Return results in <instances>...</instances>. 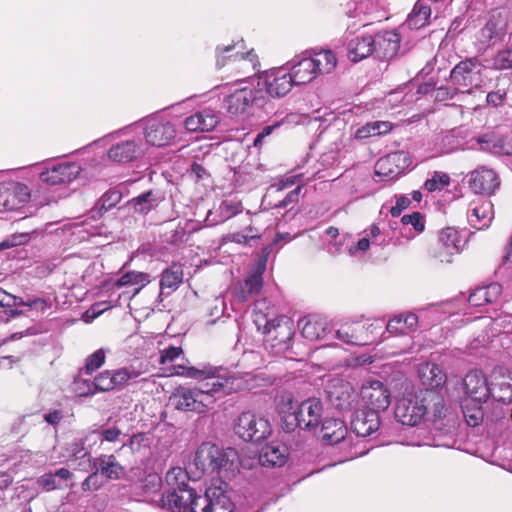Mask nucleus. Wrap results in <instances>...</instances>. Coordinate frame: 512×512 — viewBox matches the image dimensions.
Returning <instances> with one entry per match:
<instances>
[{"label": "nucleus", "mask_w": 512, "mask_h": 512, "mask_svg": "<svg viewBox=\"0 0 512 512\" xmlns=\"http://www.w3.org/2000/svg\"><path fill=\"white\" fill-rule=\"evenodd\" d=\"M251 105L262 107L264 105L263 91L256 88H240L224 99L225 109L233 115L244 113Z\"/></svg>", "instance_id": "obj_11"}, {"label": "nucleus", "mask_w": 512, "mask_h": 512, "mask_svg": "<svg viewBox=\"0 0 512 512\" xmlns=\"http://www.w3.org/2000/svg\"><path fill=\"white\" fill-rule=\"evenodd\" d=\"M491 378L489 397L502 404L512 402V374L504 368H497Z\"/></svg>", "instance_id": "obj_18"}, {"label": "nucleus", "mask_w": 512, "mask_h": 512, "mask_svg": "<svg viewBox=\"0 0 512 512\" xmlns=\"http://www.w3.org/2000/svg\"><path fill=\"white\" fill-rule=\"evenodd\" d=\"M238 47H240L241 49H244V41L243 40H240L233 45H228L223 48L217 47V66L218 67L224 66L226 64V60H229L232 58L234 60L249 59L250 62H254L256 56L254 55L253 50H250L246 53L238 50L235 54H231V52Z\"/></svg>", "instance_id": "obj_38"}, {"label": "nucleus", "mask_w": 512, "mask_h": 512, "mask_svg": "<svg viewBox=\"0 0 512 512\" xmlns=\"http://www.w3.org/2000/svg\"><path fill=\"white\" fill-rule=\"evenodd\" d=\"M96 432H88L84 436H81L79 438H76L73 442L69 444L68 451L72 457L75 459H82L85 457L89 458V461H91V455L90 452H88L85 449V444L88 441H96Z\"/></svg>", "instance_id": "obj_45"}, {"label": "nucleus", "mask_w": 512, "mask_h": 512, "mask_svg": "<svg viewBox=\"0 0 512 512\" xmlns=\"http://www.w3.org/2000/svg\"><path fill=\"white\" fill-rule=\"evenodd\" d=\"M319 436L329 445H335L345 440L347 428L339 419H323L318 429Z\"/></svg>", "instance_id": "obj_27"}, {"label": "nucleus", "mask_w": 512, "mask_h": 512, "mask_svg": "<svg viewBox=\"0 0 512 512\" xmlns=\"http://www.w3.org/2000/svg\"><path fill=\"white\" fill-rule=\"evenodd\" d=\"M372 325L365 328L364 325L360 324H345L336 330V336L347 344L352 345H365L370 339L368 336H364V332L368 330Z\"/></svg>", "instance_id": "obj_35"}, {"label": "nucleus", "mask_w": 512, "mask_h": 512, "mask_svg": "<svg viewBox=\"0 0 512 512\" xmlns=\"http://www.w3.org/2000/svg\"><path fill=\"white\" fill-rule=\"evenodd\" d=\"M30 240L29 233L14 234L0 244V249L25 244Z\"/></svg>", "instance_id": "obj_58"}, {"label": "nucleus", "mask_w": 512, "mask_h": 512, "mask_svg": "<svg viewBox=\"0 0 512 512\" xmlns=\"http://www.w3.org/2000/svg\"><path fill=\"white\" fill-rule=\"evenodd\" d=\"M122 199V193L119 189H109L100 199L101 210L108 211L115 207Z\"/></svg>", "instance_id": "obj_52"}, {"label": "nucleus", "mask_w": 512, "mask_h": 512, "mask_svg": "<svg viewBox=\"0 0 512 512\" xmlns=\"http://www.w3.org/2000/svg\"><path fill=\"white\" fill-rule=\"evenodd\" d=\"M463 386L471 402L483 403L489 398L490 384L481 371L468 372L463 379Z\"/></svg>", "instance_id": "obj_19"}, {"label": "nucleus", "mask_w": 512, "mask_h": 512, "mask_svg": "<svg viewBox=\"0 0 512 512\" xmlns=\"http://www.w3.org/2000/svg\"><path fill=\"white\" fill-rule=\"evenodd\" d=\"M105 350L98 349L93 354L86 358L85 366L82 369L86 374H92L94 371L99 369L105 362Z\"/></svg>", "instance_id": "obj_51"}, {"label": "nucleus", "mask_w": 512, "mask_h": 512, "mask_svg": "<svg viewBox=\"0 0 512 512\" xmlns=\"http://www.w3.org/2000/svg\"><path fill=\"white\" fill-rule=\"evenodd\" d=\"M263 270L264 267H259L254 272L247 276L244 282V286L241 289L240 298L242 300H246L248 296L257 295L260 293L263 286Z\"/></svg>", "instance_id": "obj_43"}, {"label": "nucleus", "mask_w": 512, "mask_h": 512, "mask_svg": "<svg viewBox=\"0 0 512 512\" xmlns=\"http://www.w3.org/2000/svg\"><path fill=\"white\" fill-rule=\"evenodd\" d=\"M182 349L180 347L170 346L160 352L159 362L160 364H166L174 361L180 354Z\"/></svg>", "instance_id": "obj_60"}, {"label": "nucleus", "mask_w": 512, "mask_h": 512, "mask_svg": "<svg viewBox=\"0 0 512 512\" xmlns=\"http://www.w3.org/2000/svg\"><path fill=\"white\" fill-rule=\"evenodd\" d=\"M260 234H245L244 232H235L227 234L224 241L248 245L251 240L259 239Z\"/></svg>", "instance_id": "obj_55"}, {"label": "nucleus", "mask_w": 512, "mask_h": 512, "mask_svg": "<svg viewBox=\"0 0 512 512\" xmlns=\"http://www.w3.org/2000/svg\"><path fill=\"white\" fill-rule=\"evenodd\" d=\"M465 244L459 232L452 227L443 229L439 235V250L437 257L441 262L450 263L451 256L459 253Z\"/></svg>", "instance_id": "obj_20"}, {"label": "nucleus", "mask_w": 512, "mask_h": 512, "mask_svg": "<svg viewBox=\"0 0 512 512\" xmlns=\"http://www.w3.org/2000/svg\"><path fill=\"white\" fill-rule=\"evenodd\" d=\"M481 64L478 59L468 58L460 61L451 71V82L458 86L467 88L460 90L461 93H470L472 86H477L480 81Z\"/></svg>", "instance_id": "obj_13"}, {"label": "nucleus", "mask_w": 512, "mask_h": 512, "mask_svg": "<svg viewBox=\"0 0 512 512\" xmlns=\"http://www.w3.org/2000/svg\"><path fill=\"white\" fill-rule=\"evenodd\" d=\"M219 122V113L211 108H205L187 117L184 126L190 132H210Z\"/></svg>", "instance_id": "obj_22"}, {"label": "nucleus", "mask_w": 512, "mask_h": 512, "mask_svg": "<svg viewBox=\"0 0 512 512\" xmlns=\"http://www.w3.org/2000/svg\"><path fill=\"white\" fill-rule=\"evenodd\" d=\"M170 401L179 411L198 413L195 387L179 386L171 395Z\"/></svg>", "instance_id": "obj_31"}, {"label": "nucleus", "mask_w": 512, "mask_h": 512, "mask_svg": "<svg viewBox=\"0 0 512 512\" xmlns=\"http://www.w3.org/2000/svg\"><path fill=\"white\" fill-rule=\"evenodd\" d=\"M243 210L242 203L236 200H224L218 209L219 215L217 219H211L212 212L209 211L206 222L208 226L216 225L217 223L224 222L233 216L241 213Z\"/></svg>", "instance_id": "obj_39"}, {"label": "nucleus", "mask_w": 512, "mask_h": 512, "mask_svg": "<svg viewBox=\"0 0 512 512\" xmlns=\"http://www.w3.org/2000/svg\"><path fill=\"white\" fill-rule=\"evenodd\" d=\"M165 478L170 489L161 497L162 507L171 512H198V493L189 486L188 473L180 467H173Z\"/></svg>", "instance_id": "obj_3"}, {"label": "nucleus", "mask_w": 512, "mask_h": 512, "mask_svg": "<svg viewBox=\"0 0 512 512\" xmlns=\"http://www.w3.org/2000/svg\"><path fill=\"white\" fill-rule=\"evenodd\" d=\"M93 467L107 479L117 480L125 475V469L114 455L102 454L93 459Z\"/></svg>", "instance_id": "obj_30"}, {"label": "nucleus", "mask_w": 512, "mask_h": 512, "mask_svg": "<svg viewBox=\"0 0 512 512\" xmlns=\"http://www.w3.org/2000/svg\"><path fill=\"white\" fill-rule=\"evenodd\" d=\"M500 142V139H497L494 135L486 134L478 138L481 149L490 152H496L498 148H501Z\"/></svg>", "instance_id": "obj_54"}, {"label": "nucleus", "mask_w": 512, "mask_h": 512, "mask_svg": "<svg viewBox=\"0 0 512 512\" xmlns=\"http://www.w3.org/2000/svg\"><path fill=\"white\" fill-rule=\"evenodd\" d=\"M330 401L338 408L344 409L349 406V394L343 392L342 396L338 395L336 391H329Z\"/></svg>", "instance_id": "obj_63"}, {"label": "nucleus", "mask_w": 512, "mask_h": 512, "mask_svg": "<svg viewBox=\"0 0 512 512\" xmlns=\"http://www.w3.org/2000/svg\"><path fill=\"white\" fill-rule=\"evenodd\" d=\"M450 184V177L448 174L443 172H434L433 176L430 179L425 181L424 187L429 192H434L436 190H442L446 186Z\"/></svg>", "instance_id": "obj_50"}, {"label": "nucleus", "mask_w": 512, "mask_h": 512, "mask_svg": "<svg viewBox=\"0 0 512 512\" xmlns=\"http://www.w3.org/2000/svg\"><path fill=\"white\" fill-rule=\"evenodd\" d=\"M372 38L374 55L381 60H391L409 50L407 45H401V36L396 30L380 31Z\"/></svg>", "instance_id": "obj_8"}, {"label": "nucleus", "mask_w": 512, "mask_h": 512, "mask_svg": "<svg viewBox=\"0 0 512 512\" xmlns=\"http://www.w3.org/2000/svg\"><path fill=\"white\" fill-rule=\"evenodd\" d=\"M430 15V7L419 0L409 14L405 24L411 29H420L428 23Z\"/></svg>", "instance_id": "obj_41"}, {"label": "nucleus", "mask_w": 512, "mask_h": 512, "mask_svg": "<svg viewBox=\"0 0 512 512\" xmlns=\"http://www.w3.org/2000/svg\"><path fill=\"white\" fill-rule=\"evenodd\" d=\"M174 374L197 380H208L200 387H195L198 414L213 409L218 398L236 392L243 387V382L240 378L221 367L204 365L202 368H197L187 365H175Z\"/></svg>", "instance_id": "obj_1"}, {"label": "nucleus", "mask_w": 512, "mask_h": 512, "mask_svg": "<svg viewBox=\"0 0 512 512\" xmlns=\"http://www.w3.org/2000/svg\"><path fill=\"white\" fill-rule=\"evenodd\" d=\"M469 189L479 195L491 196L500 186L497 173L486 166H479L466 175Z\"/></svg>", "instance_id": "obj_12"}, {"label": "nucleus", "mask_w": 512, "mask_h": 512, "mask_svg": "<svg viewBox=\"0 0 512 512\" xmlns=\"http://www.w3.org/2000/svg\"><path fill=\"white\" fill-rule=\"evenodd\" d=\"M367 237L370 238L371 244L384 246L388 244V240L382 235L378 226L372 225L367 231Z\"/></svg>", "instance_id": "obj_59"}, {"label": "nucleus", "mask_w": 512, "mask_h": 512, "mask_svg": "<svg viewBox=\"0 0 512 512\" xmlns=\"http://www.w3.org/2000/svg\"><path fill=\"white\" fill-rule=\"evenodd\" d=\"M143 125L146 142L152 146H166L176 136L174 125L162 117L148 118Z\"/></svg>", "instance_id": "obj_9"}, {"label": "nucleus", "mask_w": 512, "mask_h": 512, "mask_svg": "<svg viewBox=\"0 0 512 512\" xmlns=\"http://www.w3.org/2000/svg\"><path fill=\"white\" fill-rule=\"evenodd\" d=\"M507 26V12L499 9L492 10L486 24L478 32L477 40L486 46L502 41L506 35Z\"/></svg>", "instance_id": "obj_10"}, {"label": "nucleus", "mask_w": 512, "mask_h": 512, "mask_svg": "<svg viewBox=\"0 0 512 512\" xmlns=\"http://www.w3.org/2000/svg\"><path fill=\"white\" fill-rule=\"evenodd\" d=\"M419 377L425 389L437 390L440 394L441 388L446 382V374L437 364L427 363L419 369Z\"/></svg>", "instance_id": "obj_32"}, {"label": "nucleus", "mask_w": 512, "mask_h": 512, "mask_svg": "<svg viewBox=\"0 0 512 512\" xmlns=\"http://www.w3.org/2000/svg\"><path fill=\"white\" fill-rule=\"evenodd\" d=\"M183 281V271L180 266L172 265L163 271L160 280L161 294H170L175 291Z\"/></svg>", "instance_id": "obj_40"}, {"label": "nucleus", "mask_w": 512, "mask_h": 512, "mask_svg": "<svg viewBox=\"0 0 512 512\" xmlns=\"http://www.w3.org/2000/svg\"><path fill=\"white\" fill-rule=\"evenodd\" d=\"M150 282V275L138 271H129L123 274L116 282L117 287L138 285L134 291L137 294L144 286Z\"/></svg>", "instance_id": "obj_44"}, {"label": "nucleus", "mask_w": 512, "mask_h": 512, "mask_svg": "<svg viewBox=\"0 0 512 512\" xmlns=\"http://www.w3.org/2000/svg\"><path fill=\"white\" fill-rule=\"evenodd\" d=\"M162 200V194L158 190L151 189L127 201L126 207L132 209L134 213L147 215L157 208Z\"/></svg>", "instance_id": "obj_28"}, {"label": "nucleus", "mask_w": 512, "mask_h": 512, "mask_svg": "<svg viewBox=\"0 0 512 512\" xmlns=\"http://www.w3.org/2000/svg\"><path fill=\"white\" fill-rule=\"evenodd\" d=\"M507 96L505 89H497L487 94L486 101L489 105L498 107L503 104Z\"/></svg>", "instance_id": "obj_62"}, {"label": "nucleus", "mask_w": 512, "mask_h": 512, "mask_svg": "<svg viewBox=\"0 0 512 512\" xmlns=\"http://www.w3.org/2000/svg\"><path fill=\"white\" fill-rule=\"evenodd\" d=\"M143 154L140 142L135 140L121 141L108 150L109 159L118 163H128Z\"/></svg>", "instance_id": "obj_26"}, {"label": "nucleus", "mask_w": 512, "mask_h": 512, "mask_svg": "<svg viewBox=\"0 0 512 512\" xmlns=\"http://www.w3.org/2000/svg\"><path fill=\"white\" fill-rule=\"evenodd\" d=\"M298 326L302 336L310 341L325 338L329 331L326 322L317 317L303 318Z\"/></svg>", "instance_id": "obj_36"}, {"label": "nucleus", "mask_w": 512, "mask_h": 512, "mask_svg": "<svg viewBox=\"0 0 512 512\" xmlns=\"http://www.w3.org/2000/svg\"><path fill=\"white\" fill-rule=\"evenodd\" d=\"M401 222L404 226L412 225L417 233H421L425 228L424 217L419 212H414L410 215H404L401 219Z\"/></svg>", "instance_id": "obj_53"}, {"label": "nucleus", "mask_w": 512, "mask_h": 512, "mask_svg": "<svg viewBox=\"0 0 512 512\" xmlns=\"http://www.w3.org/2000/svg\"><path fill=\"white\" fill-rule=\"evenodd\" d=\"M317 74L315 63L311 57H307L293 64L290 75L294 84L301 85L311 82Z\"/></svg>", "instance_id": "obj_37"}, {"label": "nucleus", "mask_w": 512, "mask_h": 512, "mask_svg": "<svg viewBox=\"0 0 512 512\" xmlns=\"http://www.w3.org/2000/svg\"><path fill=\"white\" fill-rule=\"evenodd\" d=\"M419 326V316L416 313H402L395 315L386 324V333L389 335H405L415 332ZM382 340L386 339L385 332L381 335Z\"/></svg>", "instance_id": "obj_25"}, {"label": "nucleus", "mask_w": 512, "mask_h": 512, "mask_svg": "<svg viewBox=\"0 0 512 512\" xmlns=\"http://www.w3.org/2000/svg\"><path fill=\"white\" fill-rule=\"evenodd\" d=\"M39 482L47 491L62 488L60 481H57L53 473L44 474Z\"/></svg>", "instance_id": "obj_64"}, {"label": "nucleus", "mask_w": 512, "mask_h": 512, "mask_svg": "<svg viewBox=\"0 0 512 512\" xmlns=\"http://www.w3.org/2000/svg\"><path fill=\"white\" fill-rule=\"evenodd\" d=\"M350 424L357 436L367 437L379 429L380 416L373 410L358 409L353 413Z\"/></svg>", "instance_id": "obj_21"}, {"label": "nucleus", "mask_w": 512, "mask_h": 512, "mask_svg": "<svg viewBox=\"0 0 512 512\" xmlns=\"http://www.w3.org/2000/svg\"><path fill=\"white\" fill-rule=\"evenodd\" d=\"M97 433L96 439L99 438L101 441L116 442L121 435L120 429L117 427L103 428L100 431H94Z\"/></svg>", "instance_id": "obj_56"}, {"label": "nucleus", "mask_w": 512, "mask_h": 512, "mask_svg": "<svg viewBox=\"0 0 512 512\" xmlns=\"http://www.w3.org/2000/svg\"><path fill=\"white\" fill-rule=\"evenodd\" d=\"M447 410L443 394L433 389H419L399 399L394 413L403 425L416 426L424 420L436 422L444 418Z\"/></svg>", "instance_id": "obj_2"}, {"label": "nucleus", "mask_w": 512, "mask_h": 512, "mask_svg": "<svg viewBox=\"0 0 512 512\" xmlns=\"http://www.w3.org/2000/svg\"><path fill=\"white\" fill-rule=\"evenodd\" d=\"M373 43L371 35L353 38L347 46L348 58L353 62H358L374 54Z\"/></svg>", "instance_id": "obj_33"}, {"label": "nucleus", "mask_w": 512, "mask_h": 512, "mask_svg": "<svg viewBox=\"0 0 512 512\" xmlns=\"http://www.w3.org/2000/svg\"><path fill=\"white\" fill-rule=\"evenodd\" d=\"M237 453L209 442L202 443L195 453L194 464L203 473H223L233 469Z\"/></svg>", "instance_id": "obj_5"}, {"label": "nucleus", "mask_w": 512, "mask_h": 512, "mask_svg": "<svg viewBox=\"0 0 512 512\" xmlns=\"http://www.w3.org/2000/svg\"><path fill=\"white\" fill-rule=\"evenodd\" d=\"M190 174L196 181H204L210 178V173L201 163L193 162L190 168Z\"/></svg>", "instance_id": "obj_61"}, {"label": "nucleus", "mask_w": 512, "mask_h": 512, "mask_svg": "<svg viewBox=\"0 0 512 512\" xmlns=\"http://www.w3.org/2000/svg\"><path fill=\"white\" fill-rule=\"evenodd\" d=\"M292 411L283 412L281 416L282 429L291 433L297 428L318 434L320 423L323 420V405L317 398H309L302 401Z\"/></svg>", "instance_id": "obj_4"}, {"label": "nucleus", "mask_w": 512, "mask_h": 512, "mask_svg": "<svg viewBox=\"0 0 512 512\" xmlns=\"http://www.w3.org/2000/svg\"><path fill=\"white\" fill-rule=\"evenodd\" d=\"M198 512H233V503L221 487H209L198 494Z\"/></svg>", "instance_id": "obj_15"}, {"label": "nucleus", "mask_w": 512, "mask_h": 512, "mask_svg": "<svg viewBox=\"0 0 512 512\" xmlns=\"http://www.w3.org/2000/svg\"><path fill=\"white\" fill-rule=\"evenodd\" d=\"M361 395L364 408L375 411L379 416L380 412L385 411L390 405V391L380 381H373L363 386Z\"/></svg>", "instance_id": "obj_16"}, {"label": "nucleus", "mask_w": 512, "mask_h": 512, "mask_svg": "<svg viewBox=\"0 0 512 512\" xmlns=\"http://www.w3.org/2000/svg\"><path fill=\"white\" fill-rule=\"evenodd\" d=\"M100 473L95 469L82 483V489L84 491L97 490L102 486Z\"/></svg>", "instance_id": "obj_57"}, {"label": "nucleus", "mask_w": 512, "mask_h": 512, "mask_svg": "<svg viewBox=\"0 0 512 512\" xmlns=\"http://www.w3.org/2000/svg\"><path fill=\"white\" fill-rule=\"evenodd\" d=\"M493 216V204L490 200L472 202L467 213L468 222L476 229L487 228Z\"/></svg>", "instance_id": "obj_24"}, {"label": "nucleus", "mask_w": 512, "mask_h": 512, "mask_svg": "<svg viewBox=\"0 0 512 512\" xmlns=\"http://www.w3.org/2000/svg\"><path fill=\"white\" fill-rule=\"evenodd\" d=\"M80 171L81 168L76 163H61L42 172L40 178L50 185H59L76 179Z\"/></svg>", "instance_id": "obj_23"}, {"label": "nucleus", "mask_w": 512, "mask_h": 512, "mask_svg": "<svg viewBox=\"0 0 512 512\" xmlns=\"http://www.w3.org/2000/svg\"><path fill=\"white\" fill-rule=\"evenodd\" d=\"M234 432L246 442H261L271 435L272 428L264 416L246 411L237 417Z\"/></svg>", "instance_id": "obj_6"}, {"label": "nucleus", "mask_w": 512, "mask_h": 512, "mask_svg": "<svg viewBox=\"0 0 512 512\" xmlns=\"http://www.w3.org/2000/svg\"><path fill=\"white\" fill-rule=\"evenodd\" d=\"M311 59L315 63L317 73L321 74L332 72L337 63L335 55L330 50L316 53Z\"/></svg>", "instance_id": "obj_47"}, {"label": "nucleus", "mask_w": 512, "mask_h": 512, "mask_svg": "<svg viewBox=\"0 0 512 512\" xmlns=\"http://www.w3.org/2000/svg\"><path fill=\"white\" fill-rule=\"evenodd\" d=\"M391 128L392 125L387 121L367 122L355 131L354 137L356 139H366L369 137L384 135L388 133Z\"/></svg>", "instance_id": "obj_42"}, {"label": "nucleus", "mask_w": 512, "mask_h": 512, "mask_svg": "<svg viewBox=\"0 0 512 512\" xmlns=\"http://www.w3.org/2000/svg\"><path fill=\"white\" fill-rule=\"evenodd\" d=\"M502 293V286L498 283H491L488 286L478 287L469 295L468 302L472 306H483L496 302Z\"/></svg>", "instance_id": "obj_34"}, {"label": "nucleus", "mask_w": 512, "mask_h": 512, "mask_svg": "<svg viewBox=\"0 0 512 512\" xmlns=\"http://www.w3.org/2000/svg\"><path fill=\"white\" fill-rule=\"evenodd\" d=\"M287 460V448L279 442H271L262 447L259 454L261 465L267 467L282 466Z\"/></svg>", "instance_id": "obj_29"}, {"label": "nucleus", "mask_w": 512, "mask_h": 512, "mask_svg": "<svg viewBox=\"0 0 512 512\" xmlns=\"http://www.w3.org/2000/svg\"><path fill=\"white\" fill-rule=\"evenodd\" d=\"M139 376V372L133 368H121L114 371L105 370L94 378L93 381H85L88 389L82 394H95L97 391L106 392L120 388L130 379Z\"/></svg>", "instance_id": "obj_7"}, {"label": "nucleus", "mask_w": 512, "mask_h": 512, "mask_svg": "<svg viewBox=\"0 0 512 512\" xmlns=\"http://www.w3.org/2000/svg\"><path fill=\"white\" fill-rule=\"evenodd\" d=\"M491 67L495 70L512 69V49L498 51L492 59Z\"/></svg>", "instance_id": "obj_49"}, {"label": "nucleus", "mask_w": 512, "mask_h": 512, "mask_svg": "<svg viewBox=\"0 0 512 512\" xmlns=\"http://www.w3.org/2000/svg\"><path fill=\"white\" fill-rule=\"evenodd\" d=\"M401 154H391L386 157L380 158L375 165V174L378 176H383L386 179H392L399 172L392 167L394 163H396Z\"/></svg>", "instance_id": "obj_48"}, {"label": "nucleus", "mask_w": 512, "mask_h": 512, "mask_svg": "<svg viewBox=\"0 0 512 512\" xmlns=\"http://www.w3.org/2000/svg\"><path fill=\"white\" fill-rule=\"evenodd\" d=\"M293 85L294 82L290 73L284 70H275L259 78L256 89L263 91L265 100L266 94L278 98L285 96Z\"/></svg>", "instance_id": "obj_14"}, {"label": "nucleus", "mask_w": 512, "mask_h": 512, "mask_svg": "<svg viewBox=\"0 0 512 512\" xmlns=\"http://www.w3.org/2000/svg\"><path fill=\"white\" fill-rule=\"evenodd\" d=\"M30 198L29 189L25 184L12 182L0 186V212L20 208Z\"/></svg>", "instance_id": "obj_17"}, {"label": "nucleus", "mask_w": 512, "mask_h": 512, "mask_svg": "<svg viewBox=\"0 0 512 512\" xmlns=\"http://www.w3.org/2000/svg\"><path fill=\"white\" fill-rule=\"evenodd\" d=\"M464 418L469 426H478L484 418L481 403L471 402L468 399L462 405Z\"/></svg>", "instance_id": "obj_46"}]
</instances>
